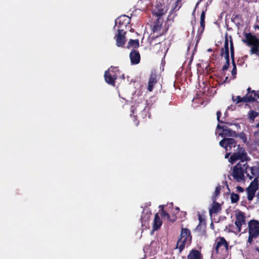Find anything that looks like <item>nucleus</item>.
<instances>
[{
  "label": "nucleus",
  "mask_w": 259,
  "mask_h": 259,
  "mask_svg": "<svg viewBox=\"0 0 259 259\" xmlns=\"http://www.w3.org/2000/svg\"><path fill=\"white\" fill-rule=\"evenodd\" d=\"M226 60L225 64L223 66L222 70H227L230 66L229 53H224V56Z\"/></svg>",
  "instance_id": "obj_25"
},
{
  "label": "nucleus",
  "mask_w": 259,
  "mask_h": 259,
  "mask_svg": "<svg viewBox=\"0 0 259 259\" xmlns=\"http://www.w3.org/2000/svg\"><path fill=\"white\" fill-rule=\"evenodd\" d=\"M245 39H243V42L246 44L248 46H253L259 44V39L251 33H246L244 34Z\"/></svg>",
  "instance_id": "obj_11"
},
{
  "label": "nucleus",
  "mask_w": 259,
  "mask_h": 259,
  "mask_svg": "<svg viewBox=\"0 0 259 259\" xmlns=\"http://www.w3.org/2000/svg\"><path fill=\"white\" fill-rule=\"evenodd\" d=\"M163 19L162 17L157 18L154 21L152 25V30L153 32L154 33L157 32L158 34L156 35H153L151 36L150 38L151 39V43L157 37L162 35L166 32V30L161 29L162 25L163 24Z\"/></svg>",
  "instance_id": "obj_7"
},
{
  "label": "nucleus",
  "mask_w": 259,
  "mask_h": 259,
  "mask_svg": "<svg viewBox=\"0 0 259 259\" xmlns=\"http://www.w3.org/2000/svg\"><path fill=\"white\" fill-rule=\"evenodd\" d=\"M247 170L249 175L247 176L250 180L255 176H259V168L257 166L249 167L247 165Z\"/></svg>",
  "instance_id": "obj_20"
},
{
  "label": "nucleus",
  "mask_w": 259,
  "mask_h": 259,
  "mask_svg": "<svg viewBox=\"0 0 259 259\" xmlns=\"http://www.w3.org/2000/svg\"><path fill=\"white\" fill-rule=\"evenodd\" d=\"M244 174L249 175L247 170V164L238 163L233 168L232 176L237 182H241L244 178Z\"/></svg>",
  "instance_id": "obj_3"
},
{
  "label": "nucleus",
  "mask_w": 259,
  "mask_h": 259,
  "mask_svg": "<svg viewBox=\"0 0 259 259\" xmlns=\"http://www.w3.org/2000/svg\"><path fill=\"white\" fill-rule=\"evenodd\" d=\"M192 236L190 230L182 227L181 234L178 240L176 248L181 252L185 247H187L192 243Z\"/></svg>",
  "instance_id": "obj_2"
},
{
  "label": "nucleus",
  "mask_w": 259,
  "mask_h": 259,
  "mask_svg": "<svg viewBox=\"0 0 259 259\" xmlns=\"http://www.w3.org/2000/svg\"><path fill=\"white\" fill-rule=\"evenodd\" d=\"M221 190V185H219L215 188L212 198H216V197H218L220 194Z\"/></svg>",
  "instance_id": "obj_32"
},
{
  "label": "nucleus",
  "mask_w": 259,
  "mask_h": 259,
  "mask_svg": "<svg viewBox=\"0 0 259 259\" xmlns=\"http://www.w3.org/2000/svg\"><path fill=\"white\" fill-rule=\"evenodd\" d=\"M130 58L132 64H137L140 63L141 57L138 51L132 50L130 54Z\"/></svg>",
  "instance_id": "obj_15"
},
{
  "label": "nucleus",
  "mask_w": 259,
  "mask_h": 259,
  "mask_svg": "<svg viewBox=\"0 0 259 259\" xmlns=\"http://www.w3.org/2000/svg\"><path fill=\"white\" fill-rule=\"evenodd\" d=\"M256 55H257L258 57H259V50H258V53H256V54H255Z\"/></svg>",
  "instance_id": "obj_48"
},
{
  "label": "nucleus",
  "mask_w": 259,
  "mask_h": 259,
  "mask_svg": "<svg viewBox=\"0 0 259 259\" xmlns=\"http://www.w3.org/2000/svg\"><path fill=\"white\" fill-rule=\"evenodd\" d=\"M228 227H230V228H231H231H233V227H234V226H233V225H228Z\"/></svg>",
  "instance_id": "obj_45"
},
{
  "label": "nucleus",
  "mask_w": 259,
  "mask_h": 259,
  "mask_svg": "<svg viewBox=\"0 0 259 259\" xmlns=\"http://www.w3.org/2000/svg\"><path fill=\"white\" fill-rule=\"evenodd\" d=\"M162 224V222L159 216L158 213H156L155 214V217H154V219L153 229L154 230H158L161 226Z\"/></svg>",
  "instance_id": "obj_21"
},
{
  "label": "nucleus",
  "mask_w": 259,
  "mask_h": 259,
  "mask_svg": "<svg viewBox=\"0 0 259 259\" xmlns=\"http://www.w3.org/2000/svg\"><path fill=\"white\" fill-rule=\"evenodd\" d=\"M236 142L233 138H226V144L225 146V150L226 152L232 150V148L236 147Z\"/></svg>",
  "instance_id": "obj_19"
},
{
  "label": "nucleus",
  "mask_w": 259,
  "mask_h": 259,
  "mask_svg": "<svg viewBox=\"0 0 259 259\" xmlns=\"http://www.w3.org/2000/svg\"><path fill=\"white\" fill-rule=\"evenodd\" d=\"M240 17H241V16L239 15H238V14L237 15H233V16H232V18H231V20L232 21H234V20L235 19H239V18H240Z\"/></svg>",
  "instance_id": "obj_40"
},
{
  "label": "nucleus",
  "mask_w": 259,
  "mask_h": 259,
  "mask_svg": "<svg viewBox=\"0 0 259 259\" xmlns=\"http://www.w3.org/2000/svg\"><path fill=\"white\" fill-rule=\"evenodd\" d=\"M205 12L203 11L201 14L200 22H205Z\"/></svg>",
  "instance_id": "obj_38"
},
{
  "label": "nucleus",
  "mask_w": 259,
  "mask_h": 259,
  "mask_svg": "<svg viewBox=\"0 0 259 259\" xmlns=\"http://www.w3.org/2000/svg\"><path fill=\"white\" fill-rule=\"evenodd\" d=\"M238 160H240L239 163L247 164V155L244 148L240 147L239 145L237 148L236 151L233 153L230 158V162L234 163Z\"/></svg>",
  "instance_id": "obj_5"
},
{
  "label": "nucleus",
  "mask_w": 259,
  "mask_h": 259,
  "mask_svg": "<svg viewBox=\"0 0 259 259\" xmlns=\"http://www.w3.org/2000/svg\"><path fill=\"white\" fill-rule=\"evenodd\" d=\"M258 180L257 178H255L253 181L251 182L248 188L256 191V190L258 189Z\"/></svg>",
  "instance_id": "obj_28"
},
{
  "label": "nucleus",
  "mask_w": 259,
  "mask_h": 259,
  "mask_svg": "<svg viewBox=\"0 0 259 259\" xmlns=\"http://www.w3.org/2000/svg\"><path fill=\"white\" fill-rule=\"evenodd\" d=\"M255 127L257 128H259V122L256 124Z\"/></svg>",
  "instance_id": "obj_46"
},
{
  "label": "nucleus",
  "mask_w": 259,
  "mask_h": 259,
  "mask_svg": "<svg viewBox=\"0 0 259 259\" xmlns=\"http://www.w3.org/2000/svg\"><path fill=\"white\" fill-rule=\"evenodd\" d=\"M248 225L249 228L248 242L251 244L253 238H257L259 235V222L257 220H250Z\"/></svg>",
  "instance_id": "obj_6"
},
{
  "label": "nucleus",
  "mask_w": 259,
  "mask_h": 259,
  "mask_svg": "<svg viewBox=\"0 0 259 259\" xmlns=\"http://www.w3.org/2000/svg\"><path fill=\"white\" fill-rule=\"evenodd\" d=\"M157 75L155 72H151L149 80L148 81V90L152 92L154 88V85L157 82Z\"/></svg>",
  "instance_id": "obj_17"
},
{
  "label": "nucleus",
  "mask_w": 259,
  "mask_h": 259,
  "mask_svg": "<svg viewBox=\"0 0 259 259\" xmlns=\"http://www.w3.org/2000/svg\"><path fill=\"white\" fill-rule=\"evenodd\" d=\"M221 115H222L221 112L220 111H218L217 112V120L219 123H224L225 124H227L229 125H232V123H229L228 122H225V121L221 120L220 119Z\"/></svg>",
  "instance_id": "obj_33"
},
{
  "label": "nucleus",
  "mask_w": 259,
  "mask_h": 259,
  "mask_svg": "<svg viewBox=\"0 0 259 259\" xmlns=\"http://www.w3.org/2000/svg\"><path fill=\"white\" fill-rule=\"evenodd\" d=\"M229 243L223 237H218L212 250V256L217 259H225L228 255Z\"/></svg>",
  "instance_id": "obj_1"
},
{
  "label": "nucleus",
  "mask_w": 259,
  "mask_h": 259,
  "mask_svg": "<svg viewBox=\"0 0 259 259\" xmlns=\"http://www.w3.org/2000/svg\"><path fill=\"white\" fill-rule=\"evenodd\" d=\"M219 144L221 147L225 148V146H226V138H225L223 139H222L221 141H220Z\"/></svg>",
  "instance_id": "obj_37"
},
{
  "label": "nucleus",
  "mask_w": 259,
  "mask_h": 259,
  "mask_svg": "<svg viewBox=\"0 0 259 259\" xmlns=\"http://www.w3.org/2000/svg\"><path fill=\"white\" fill-rule=\"evenodd\" d=\"M217 128L222 130V136L227 137H237V134L235 131L231 130L226 126H221L220 124L217 125Z\"/></svg>",
  "instance_id": "obj_14"
},
{
  "label": "nucleus",
  "mask_w": 259,
  "mask_h": 259,
  "mask_svg": "<svg viewBox=\"0 0 259 259\" xmlns=\"http://www.w3.org/2000/svg\"><path fill=\"white\" fill-rule=\"evenodd\" d=\"M167 1L169 2L170 3H172V2H174L176 6L174 8L173 10L177 11L179 9L180 7L178 8V9L177 8L178 4L179 3L180 0H167Z\"/></svg>",
  "instance_id": "obj_36"
},
{
  "label": "nucleus",
  "mask_w": 259,
  "mask_h": 259,
  "mask_svg": "<svg viewBox=\"0 0 259 259\" xmlns=\"http://www.w3.org/2000/svg\"><path fill=\"white\" fill-rule=\"evenodd\" d=\"M246 191L247 193L248 200L249 201H251L255 196L256 191L247 188L246 189Z\"/></svg>",
  "instance_id": "obj_27"
},
{
  "label": "nucleus",
  "mask_w": 259,
  "mask_h": 259,
  "mask_svg": "<svg viewBox=\"0 0 259 259\" xmlns=\"http://www.w3.org/2000/svg\"><path fill=\"white\" fill-rule=\"evenodd\" d=\"M259 51V44L252 46L251 49H250V54H256V53H258Z\"/></svg>",
  "instance_id": "obj_34"
},
{
  "label": "nucleus",
  "mask_w": 259,
  "mask_h": 259,
  "mask_svg": "<svg viewBox=\"0 0 259 259\" xmlns=\"http://www.w3.org/2000/svg\"><path fill=\"white\" fill-rule=\"evenodd\" d=\"M139 41L138 39H130L129 41L128 42L126 48L127 49H130V48H133V49H137L139 47Z\"/></svg>",
  "instance_id": "obj_23"
},
{
  "label": "nucleus",
  "mask_w": 259,
  "mask_h": 259,
  "mask_svg": "<svg viewBox=\"0 0 259 259\" xmlns=\"http://www.w3.org/2000/svg\"><path fill=\"white\" fill-rule=\"evenodd\" d=\"M236 220L235 221V225L237 227L238 232H240L241 231L242 226L246 224V217L245 213L239 210L235 213Z\"/></svg>",
  "instance_id": "obj_9"
},
{
  "label": "nucleus",
  "mask_w": 259,
  "mask_h": 259,
  "mask_svg": "<svg viewBox=\"0 0 259 259\" xmlns=\"http://www.w3.org/2000/svg\"><path fill=\"white\" fill-rule=\"evenodd\" d=\"M232 63L233 65V69L232 70L231 73H232V76H233V78H235L236 77V75L237 74V68H236V64L235 63V60H234V62H232Z\"/></svg>",
  "instance_id": "obj_35"
},
{
  "label": "nucleus",
  "mask_w": 259,
  "mask_h": 259,
  "mask_svg": "<svg viewBox=\"0 0 259 259\" xmlns=\"http://www.w3.org/2000/svg\"><path fill=\"white\" fill-rule=\"evenodd\" d=\"M200 26L198 29L197 31V35L200 36L203 32L204 28H205V22H200Z\"/></svg>",
  "instance_id": "obj_31"
},
{
  "label": "nucleus",
  "mask_w": 259,
  "mask_h": 259,
  "mask_svg": "<svg viewBox=\"0 0 259 259\" xmlns=\"http://www.w3.org/2000/svg\"><path fill=\"white\" fill-rule=\"evenodd\" d=\"M228 79V77H226V80H227Z\"/></svg>",
  "instance_id": "obj_51"
},
{
  "label": "nucleus",
  "mask_w": 259,
  "mask_h": 259,
  "mask_svg": "<svg viewBox=\"0 0 259 259\" xmlns=\"http://www.w3.org/2000/svg\"><path fill=\"white\" fill-rule=\"evenodd\" d=\"M208 51H211V49H208Z\"/></svg>",
  "instance_id": "obj_52"
},
{
  "label": "nucleus",
  "mask_w": 259,
  "mask_h": 259,
  "mask_svg": "<svg viewBox=\"0 0 259 259\" xmlns=\"http://www.w3.org/2000/svg\"><path fill=\"white\" fill-rule=\"evenodd\" d=\"M118 33L116 35V45L118 47H122L125 45V38L124 36V34H125V32L124 30H117Z\"/></svg>",
  "instance_id": "obj_12"
},
{
  "label": "nucleus",
  "mask_w": 259,
  "mask_h": 259,
  "mask_svg": "<svg viewBox=\"0 0 259 259\" xmlns=\"http://www.w3.org/2000/svg\"><path fill=\"white\" fill-rule=\"evenodd\" d=\"M119 70L117 67L111 66L104 73L105 80L108 84L115 85V80L117 79Z\"/></svg>",
  "instance_id": "obj_4"
},
{
  "label": "nucleus",
  "mask_w": 259,
  "mask_h": 259,
  "mask_svg": "<svg viewBox=\"0 0 259 259\" xmlns=\"http://www.w3.org/2000/svg\"><path fill=\"white\" fill-rule=\"evenodd\" d=\"M255 27L256 28H257V29H258V30H259V26H258V25H256V26H255Z\"/></svg>",
  "instance_id": "obj_47"
},
{
  "label": "nucleus",
  "mask_w": 259,
  "mask_h": 259,
  "mask_svg": "<svg viewBox=\"0 0 259 259\" xmlns=\"http://www.w3.org/2000/svg\"><path fill=\"white\" fill-rule=\"evenodd\" d=\"M256 103L259 104V102L258 101H256Z\"/></svg>",
  "instance_id": "obj_53"
},
{
  "label": "nucleus",
  "mask_w": 259,
  "mask_h": 259,
  "mask_svg": "<svg viewBox=\"0 0 259 259\" xmlns=\"http://www.w3.org/2000/svg\"><path fill=\"white\" fill-rule=\"evenodd\" d=\"M236 189L238 192L242 193L244 191V189L241 186H237Z\"/></svg>",
  "instance_id": "obj_41"
},
{
  "label": "nucleus",
  "mask_w": 259,
  "mask_h": 259,
  "mask_svg": "<svg viewBox=\"0 0 259 259\" xmlns=\"http://www.w3.org/2000/svg\"><path fill=\"white\" fill-rule=\"evenodd\" d=\"M167 10L165 9L164 5L157 4L154 9L152 10V14L157 18L162 17V16L166 12Z\"/></svg>",
  "instance_id": "obj_13"
},
{
  "label": "nucleus",
  "mask_w": 259,
  "mask_h": 259,
  "mask_svg": "<svg viewBox=\"0 0 259 259\" xmlns=\"http://www.w3.org/2000/svg\"><path fill=\"white\" fill-rule=\"evenodd\" d=\"M259 115L258 112L251 110H250L247 114V118L249 121L252 123L254 121V119L255 117H257Z\"/></svg>",
  "instance_id": "obj_24"
},
{
  "label": "nucleus",
  "mask_w": 259,
  "mask_h": 259,
  "mask_svg": "<svg viewBox=\"0 0 259 259\" xmlns=\"http://www.w3.org/2000/svg\"><path fill=\"white\" fill-rule=\"evenodd\" d=\"M255 91L254 90H251L250 87H248L247 89V94L245 96L241 97L240 96H237L235 97L234 96H232V100L236 104H238L240 103H249L251 102L254 101L253 96L254 94L252 92Z\"/></svg>",
  "instance_id": "obj_8"
},
{
  "label": "nucleus",
  "mask_w": 259,
  "mask_h": 259,
  "mask_svg": "<svg viewBox=\"0 0 259 259\" xmlns=\"http://www.w3.org/2000/svg\"><path fill=\"white\" fill-rule=\"evenodd\" d=\"M187 259H203V255L200 251L192 249L189 251Z\"/></svg>",
  "instance_id": "obj_18"
},
{
  "label": "nucleus",
  "mask_w": 259,
  "mask_h": 259,
  "mask_svg": "<svg viewBox=\"0 0 259 259\" xmlns=\"http://www.w3.org/2000/svg\"><path fill=\"white\" fill-rule=\"evenodd\" d=\"M213 203L211 208L209 209V212L210 215L212 214L218 213L220 212L222 208L220 204L217 202V198H213Z\"/></svg>",
  "instance_id": "obj_16"
},
{
  "label": "nucleus",
  "mask_w": 259,
  "mask_h": 259,
  "mask_svg": "<svg viewBox=\"0 0 259 259\" xmlns=\"http://www.w3.org/2000/svg\"><path fill=\"white\" fill-rule=\"evenodd\" d=\"M160 41H159V42H156V43L155 44V45H157V44H160Z\"/></svg>",
  "instance_id": "obj_49"
},
{
  "label": "nucleus",
  "mask_w": 259,
  "mask_h": 259,
  "mask_svg": "<svg viewBox=\"0 0 259 259\" xmlns=\"http://www.w3.org/2000/svg\"><path fill=\"white\" fill-rule=\"evenodd\" d=\"M141 222H142V224L144 222L145 223V222H146V220H144V217H143V215H141Z\"/></svg>",
  "instance_id": "obj_44"
},
{
  "label": "nucleus",
  "mask_w": 259,
  "mask_h": 259,
  "mask_svg": "<svg viewBox=\"0 0 259 259\" xmlns=\"http://www.w3.org/2000/svg\"><path fill=\"white\" fill-rule=\"evenodd\" d=\"M198 219H199V225L197 226V228H198V227H199V226H200V223H202V217H201V215H200V214H199V215H198Z\"/></svg>",
  "instance_id": "obj_42"
},
{
  "label": "nucleus",
  "mask_w": 259,
  "mask_h": 259,
  "mask_svg": "<svg viewBox=\"0 0 259 259\" xmlns=\"http://www.w3.org/2000/svg\"><path fill=\"white\" fill-rule=\"evenodd\" d=\"M231 39L230 40V52H231V58L232 60V62H234V60H235V51H234V47L233 46V40L230 37Z\"/></svg>",
  "instance_id": "obj_29"
},
{
  "label": "nucleus",
  "mask_w": 259,
  "mask_h": 259,
  "mask_svg": "<svg viewBox=\"0 0 259 259\" xmlns=\"http://www.w3.org/2000/svg\"><path fill=\"white\" fill-rule=\"evenodd\" d=\"M131 18L126 15L119 17L115 20L116 25L117 26L118 30H124L128 24H130Z\"/></svg>",
  "instance_id": "obj_10"
},
{
  "label": "nucleus",
  "mask_w": 259,
  "mask_h": 259,
  "mask_svg": "<svg viewBox=\"0 0 259 259\" xmlns=\"http://www.w3.org/2000/svg\"><path fill=\"white\" fill-rule=\"evenodd\" d=\"M239 195L238 194H236L234 192L231 194L230 199L232 203H237L239 200Z\"/></svg>",
  "instance_id": "obj_30"
},
{
  "label": "nucleus",
  "mask_w": 259,
  "mask_h": 259,
  "mask_svg": "<svg viewBox=\"0 0 259 259\" xmlns=\"http://www.w3.org/2000/svg\"><path fill=\"white\" fill-rule=\"evenodd\" d=\"M224 53H229V41L227 37H226L225 40L224 48H222L221 50V56L223 57Z\"/></svg>",
  "instance_id": "obj_26"
},
{
  "label": "nucleus",
  "mask_w": 259,
  "mask_h": 259,
  "mask_svg": "<svg viewBox=\"0 0 259 259\" xmlns=\"http://www.w3.org/2000/svg\"><path fill=\"white\" fill-rule=\"evenodd\" d=\"M228 152H227L226 154V155H225V158H228L229 155L231 154V153L232 152V150H231L230 151H228Z\"/></svg>",
  "instance_id": "obj_43"
},
{
  "label": "nucleus",
  "mask_w": 259,
  "mask_h": 259,
  "mask_svg": "<svg viewBox=\"0 0 259 259\" xmlns=\"http://www.w3.org/2000/svg\"><path fill=\"white\" fill-rule=\"evenodd\" d=\"M145 111H146V108H145L144 109V110H143V112H145Z\"/></svg>",
  "instance_id": "obj_50"
},
{
  "label": "nucleus",
  "mask_w": 259,
  "mask_h": 259,
  "mask_svg": "<svg viewBox=\"0 0 259 259\" xmlns=\"http://www.w3.org/2000/svg\"><path fill=\"white\" fill-rule=\"evenodd\" d=\"M254 94L253 98L254 101H256V98L259 99V91L252 92Z\"/></svg>",
  "instance_id": "obj_39"
},
{
  "label": "nucleus",
  "mask_w": 259,
  "mask_h": 259,
  "mask_svg": "<svg viewBox=\"0 0 259 259\" xmlns=\"http://www.w3.org/2000/svg\"><path fill=\"white\" fill-rule=\"evenodd\" d=\"M161 207V206H160ZM161 209L160 210V215L162 218L164 219L166 218L167 220L171 222H174L176 220V217L174 216L173 219H170V215L169 214L163 209V206H161Z\"/></svg>",
  "instance_id": "obj_22"
}]
</instances>
